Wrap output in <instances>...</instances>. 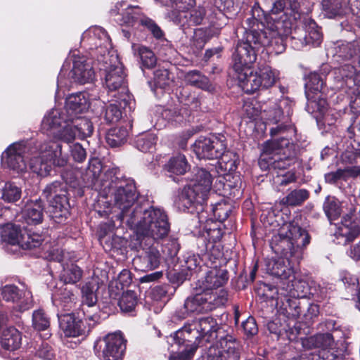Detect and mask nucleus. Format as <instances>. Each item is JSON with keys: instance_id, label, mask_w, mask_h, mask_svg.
Returning a JSON list of instances; mask_svg holds the SVG:
<instances>
[{"instance_id": "obj_1", "label": "nucleus", "mask_w": 360, "mask_h": 360, "mask_svg": "<svg viewBox=\"0 0 360 360\" xmlns=\"http://www.w3.org/2000/svg\"><path fill=\"white\" fill-rule=\"evenodd\" d=\"M101 167L99 162L90 165L88 172L93 173L92 183L99 191L98 214L101 217H112L110 231L122 224L124 220L139 236L162 238L169 231V224L165 212L158 207L136 205L137 192L134 180L120 179L117 169L112 168L100 178Z\"/></svg>"}, {"instance_id": "obj_2", "label": "nucleus", "mask_w": 360, "mask_h": 360, "mask_svg": "<svg viewBox=\"0 0 360 360\" xmlns=\"http://www.w3.org/2000/svg\"><path fill=\"white\" fill-rule=\"evenodd\" d=\"M267 27L260 31H246L245 40L237 44L233 55V70L239 86L247 94L274 86L279 79V71L268 65H259L255 71L250 65L256 61L257 52L262 47L276 54L285 49L283 36L278 31V26Z\"/></svg>"}, {"instance_id": "obj_3", "label": "nucleus", "mask_w": 360, "mask_h": 360, "mask_svg": "<svg viewBox=\"0 0 360 360\" xmlns=\"http://www.w3.org/2000/svg\"><path fill=\"white\" fill-rule=\"evenodd\" d=\"M30 152L33 157L30 160L32 172L40 176L50 174L53 167H63L68 157L62 152V145L57 141L32 143L21 141L11 144L1 154V165L13 174L24 177L28 173L25 155Z\"/></svg>"}, {"instance_id": "obj_4", "label": "nucleus", "mask_w": 360, "mask_h": 360, "mask_svg": "<svg viewBox=\"0 0 360 360\" xmlns=\"http://www.w3.org/2000/svg\"><path fill=\"white\" fill-rule=\"evenodd\" d=\"M81 43L94 51V65L102 72L103 85L109 96L126 103L130 100L125 81V72L115 50L112 47L109 36L101 27L87 29L82 36Z\"/></svg>"}, {"instance_id": "obj_5", "label": "nucleus", "mask_w": 360, "mask_h": 360, "mask_svg": "<svg viewBox=\"0 0 360 360\" xmlns=\"http://www.w3.org/2000/svg\"><path fill=\"white\" fill-rule=\"evenodd\" d=\"M310 242L307 231L293 222H284L273 236L271 248L278 258L269 259L266 264L267 273L281 280V284L295 278L292 265L302 257L303 248Z\"/></svg>"}, {"instance_id": "obj_6", "label": "nucleus", "mask_w": 360, "mask_h": 360, "mask_svg": "<svg viewBox=\"0 0 360 360\" xmlns=\"http://www.w3.org/2000/svg\"><path fill=\"white\" fill-rule=\"evenodd\" d=\"M41 130L58 141L69 143L77 136L81 139L90 136L94 127L83 115L65 118V115L61 114L58 109H52L44 117Z\"/></svg>"}, {"instance_id": "obj_7", "label": "nucleus", "mask_w": 360, "mask_h": 360, "mask_svg": "<svg viewBox=\"0 0 360 360\" xmlns=\"http://www.w3.org/2000/svg\"><path fill=\"white\" fill-rule=\"evenodd\" d=\"M212 184V177L204 169H198L190 183L184 188L176 204L184 212L204 211L203 205L207 199Z\"/></svg>"}, {"instance_id": "obj_8", "label": "nucleus", "mask_w": 360, "mask_h": 360, "mask_svg": "<svg viewBox=\"0 0 360 360\" xmlns=\"http://www.w3.org/2000/svg\"><path fill=\"white\" fill-rule=\"evenodd\" d=\"M95 76L91 60L81 55L79 51H71L58 77L56 96L60 97V91L69 87L72 82L91 83Z\"/></svg>"}, {"instance_id": "obj_9", "label": "nucleus", "mask_w": 360, "mask_h": 360, "mask_svg": "<svg viewBox=\"0 0 360 360\" xmlns=\"http://www.w3.org/2000/svg\"><path fill=\"white\" fill-rule=\"evenodd\" d=\"M295 146L288 138L281 136L264 144L259 164L262 169L282 170L295 162Z\"/></svg>"}, {"instance_id": "obj_10", "label": "nucleus", "mask_w": 360, "mask_h": 360, "mask_svg": "<svg viewBox=\"0 0 360 360\" xmlns=\"http://www.w3.org/2000/svg\"><path fill=\"white\" fill-rule=\"evenodd\" d=\"M262 114V120H264L266 124H276V127L270 129L272 137L276 136L285 137L291 136L295 133V129L291 125L290 117L292 113V103L286 98L280 99L278 102L269 101L264 103Z\"/></svg>"}, {"instance_id": "obj_11", "label": "nucleus", "mask_w": 360, "mask_h": 360, "mask_svg": "<svg viewBox=\"0 0 360 360\" xmlns=\"http://www.w3.org/2000/svg\"><path fill=\"white\" fill-rule=\"evenodd\" d=\"M110 14L121 25L136 27L142 25L156 39L164 37L161 28L153 20L143 15L138 6H130L125 1L117 2L110 10Z\"/></svg>"}, {"instance_id": "obj_12", "label": "nucleus", "mask_w": 360, "mask_h": 360, "mask_svg": "<svg viewBox=\"0 0 360 360\" xmlns=\"http://www.w3.org/2000/svg\"><path fill=\"white\" fill-rule=\"evenodd\" d=\"M227 292L224 290H220L219 295L202 291L197 292L186 300L184 307L176 312V316L179 319H184L190 314L212 311L224 305L227 301Z\"/></svg>"}, {"instance_id": "obj_13", "label": "nucleus", "mask_w": 360, "mask_h": 360, "mask_svg": "<svg viewBox=\"0 0 360 360\" xmlns=\"http://www.w3.org/2000/svg\"><path fill=\"white\" fill-rule=\"evenodd\" d=\"M0 236L3 243L17 245L24 250H31L42 245L44 238L36 233H28L20 225L7 223L0 226Z\"/></svg>"}, {"instance_id": "obj_14", "label": "nucleus", "mask_w": 360, "mask_h": 360, "mask_svg": "<svg viewBox=\"0 0 360 360\" xmlns=\"http://www.w3.org/2000/svg\"><path fill=\"white\" fill-rule=\"evenodd\" d=\"M67 191L59 181H54L44 190V195L50 203V214L56 223L63 222L69 216L70 204Z\"/></svg>"}, {"instance_id": "obj_15", "label": "nucleus", "mask_w": 360, "mask_h": 360, "mask_svg": "<svg viewBox=\"0 0 360 360\" xmlns=\"http://www.w3.org/2000/svg\"><path fill=\"white\" fill-rule=\"evenodd\" d=\"M333 344V338L330 333L317 334L302 340L303 347L308 349H319L316 352L310 354L309 360H341L339 356L344 351H335Z\"/></svg>"}, {"instance_id": "obj_16", "label": "nucleus", "mask_w": 360, "mask_h": 360, "mask_svg": "<svg viewBox=\"0 0 360 360\" xmlns=\"http://www.w3.org/2000/svg\"><path fill=\"white\" fill-rule=\"evenodd\" d=\"M215 321L212 318L206 317L194 320L187 323L184 326L177 330L171 339L177 344H184V342H193L198 341L200 338L207 336L214 330Z\"/></svg>"}, {"instance_id": "obj_17", "label": "nucleus", "mask_w": 360, "mask_h": 360, "mask_svg": "<svg viewBox=\"0 0 360 360\" xmlns=\"http://www.w3.org/2000/svg\"><path fill=\"white\" fill-rule=\"evenodd\" d=\"M57 315L60 330L65 336L72 338L84 335L99 320L97 314H89L86 311H84V321L69 313L61 315L58 313Z\"/></svg>"}, {"instance_id": "obj_18", "label": "nucleus", "mask_w": 360, "mask_h": 360, "mask_svg": "<svg viewBox=\"0 0 360 360\" xmlns=\"http://www.w3.org/2000/svg\"><path fill=\"white\" fill-rule=\"evenodd\" d=\"M3 299L11 302L14 311L22 313L33 307L32 292L22 283L19 285L13 284L6 285L0 290Z\"/></svg>"}, {"instance_id": "obj_19", "label": "nucleus", "mask_w": 360, "mask_h": 360, "mask_svg": "<svg viewBox=\"0 0 360 360\" xmlns=\"http://www.w3.org/2000/svg\"><path fill=\"white\" fill-rule=\"evenodd\" d=\"M125 348V340L120 331L108 334L94 346L103 360H121Z\"/></svg>"}, {"instance_id": "obj_20", "label": "nucleus", "mask_w": 360, "mask_h": 360, "mask_svg": "<svg viewBox=\"0 0 360 360\" xmlns=\"http://www.w3.org/2000/svg\"><path fill=\"white\" fill-rule=\"evenodd\" d=\"M168 233L161 239L165 238ZM137 240L140 241V245L143 248V254L134 259V264L141 271H150L158 268L162 260H165L160 253L158 248L154 244L148 246V240L158 241L160 240L154 239L152 237L139 236L137 234Z\"/></svg>"}, {"instance_id": "obj_21", "label": "nucleus", "mask_w": 360, "mask_h": 360, "mask_svg": "<svg viewBox=\"0 0 360 360\" xmlns=\"http://www.w3.org/2000/svg\"><path fill=\"white\" fill-rule=\"evenodd\" d=\"M226 146L224 140L212 136L210 137H200L193 145V151L198 159H218Z\"/></svg>"}, {"instance_id": "obj_22", "label": "nucleus", "mask_w": 360, "mask_h": 360, "mask_svg": "<svg viewBox=\"0 0 360 360\" xmlns=\"http://www.w3.org/2000/svg\"><path fill=\"white\" fill-rule=\"evenodd\" d=\"M90 107L89 94L86 92L72 94L66 98L65 105L61 114L65 115V118L77 117L83 115Z\"/></svg>"}, {"instance_id": "obj_23", "label": "nucleus", "mask_w": 360, "mask_h": 360, "mask_svg": "<svg viewBox=\"0 0 360 360\" xmlns=\"http://www.w3.org/2000/svg\"><path fill=\"white\" fill-rule=\"evenodd\" d=\"M227 281V271L214 266L206 273L204 278L198 281L195 288L200 291L219 295V292L214 293L212 290L222 286Z\"/></svg>"}, {"instance_id": "obj_24", "label": "nucleus", "mask_w": 360, "mask_h": 360, "mask_svg": "<svg viewBox=\"0 0 360 360\" xmlns=\"http://www.w3.org/2000/svg\"><path fill=\"white\" fill-rule=\"evenodd\" d=\"M53 304L58 311H69L76 304L77 297L72 289L68 288L65 284L56 287L51 295ZM59 314V312H58Z\"/></svg>"}, {"instance_id": "obj_25", "label": "nucleus", "mask_w": 360, "mask_h": 360, "mask_svg": "<svg viewBox=\"0 0 360 360\" xmlns=\"http://www.w3.org/2000/svg\"><path fill=\"white\" fill-rule=\"evenodd\" d=\"M276 305L278 312L289 319H296L300 316L299 300L290 297L288 294L282 290L278 292Z\"/></svg>"}, {"instance_id": "obj_26", "label": "nucleus", "mask_w": 360, "mask_h": 360, "mask_svg": "<svg viewBox=\"0 0 360 360\" xmlns=\"http://www.w3.org/2000/svg\"><path fill=\"white\" fill-rule=\"evenodd\" d=\"M200 232L202 237L210 242L215 243L222 237V232L218 224L211 218H207L205 211L197 212Z\"/></svg>"}, {"instance_id": "obj_27", "label": "nucleus", "mask_w": 360, "mask_h": 360, "mask_svg": "<svg viewBox=\"0 0 360 360\" xmlns=\"http://www.w3.org/2000/svg\"><path fill=\"white\" fill-rule=\"evenodd\" d=\"M280 288V290L297 300L306 297L309 293L308 283L304 280L300 278L295 271V278L291 277L290 279H287L286 281L281 284Z\"/></svg>"}, {"instance_id": "obj_28", "label": "nucleus", "mask_w": 360, "mask_h": 360, "mask_svg": "<svg viewBox=\"0 0 360 360\" xmlns=\"http://www.w3.org/2000/svg\"><path fill=\"white\" fill-rule=\"evenodd\" d=\"M171 345V352L172 353L169 357V360H191L195 350L198 347V342H184V344H177L176 342L172 340L171 337L167 340Z\"/></svg>"}, {"instance_id": "obj_29", "label": "nucleus", "mask_w": 360, "mask_h": 360, "mask_svg": "<svg viewBox=\"0 0 360 360\" xmlns=\"http://www.w3.org/2000/svg\"><path fill=\"white\" fill-rule=\"evenodd\" d=\"M21 188L11 181H5L0 176V199L6 202H15L21 197ZM6 210L0 204V217Z\"/></svg>"}, {"instance_id": "obj_30", "label": "nucleus", "mask_w": 360, "mask_h": 360, "mask_svg": "<svg viewBox=\"0 0 360 360\" xmlns=\"http://www.w3.org/2000/svg\"><path fill=\"white\" fill-rule=\"evenodd\" d=\"M219 360H238L239 344L231 336H226L219 341Z\"/></svg>"}, {"instance_id": "obj_31", "label": "nucleus", "mask_w": 360, "mask_h": 360, "mask_svg": "<svg viewBox=\"0 0 360 360\" xmlns=\"http://www.w3.org/2000/svg\"><path fill=\"white\" fill-rule=\"evenodd\" d=\"M22 344V335L14 327H8L3 330L1 338L2 347L10 352L20 349Z\"/></svg>"}, {"instance_id": "obj_32", "label": "nucleus", "mask_w": 360, "mask_h": 360, "mask_svg": "<svg viewBox=\"0 0 360 360\" xmlns=\"http://www.w3.org/2000/svg\"><path fill=\"white\" fill-rule=\"evenodd\" d=\"M43 205L41 200L27 202L23 210V217L28 224H38L43 219Z\"/></svg>"}, {"instance_id": "obj_33", "label": "nucleus", "mask_w": 360, "mask_h": 360, "mask_svg": "<svg viewBox=\"0 0 360 360\" xmlns=\"http://www.w3.org/2000/svg\"><path fill=\"white\" fill-rule=\"evenodd\" d=\"M164 6H171L178 11H174L172 18L175 23H181V15L184 14L185 11H188L195 5V0H155Z\"/></svg>"}, {"instance_id": "obj_34", "label": "nucleus", "mask_w": 360, "mask_h": 360, "mask_svg": "<svg viewBox=\"0 0 360 360\" xmlns=\"http://www.w3.org/2000/svg\"><path fill=\"white\" fill-rule=\"evenodd\" d=\"M165 168L170 176L183 175L189 169V165L184 155L178 154L169 159Z\"/></svg>"}, {"instance_id": "obj_35", "label": "nucleus", "mask_w": 360, "mask_h": 360, "mask_svg": "<svg viewBox=\"0 0 360 360\" xmlns=\"http://www.w3.org/2000/svg\"><path fill=\"white\" fill-rule=\"evenodd\" d=\"M184 78L185 82L191 86L207 91L214 90V87L210 84L209 79L205 75H202L199 71H189L185 75Z\"/></svg>"}, {"instance_id": "obj_36", "label": "nucleus", "mask_w": 360, "mask_h": 360, "mask_svg": "<svg viewBox=\"0 0 360 360\" xmlns=\"http://www.w3.org/2000/svg\"><path fill=\"white\" fill-rule=\"evenodd\" d=\"M264 107V103L262 104L255 99L245 100L242 109L243 117L250 120H256L258 118L262 119Z\"/></svg>"}, {"instance_id": "obj_37", "label": "nucleus", "mask_w": 360, "mask_h": 360, "mask_svg": "<svg viewBox=\"0 0 360 360\" xmlns=\"http://www.w3.org/2000/svg\"><path fill=\"white\" fill-rule=\"evenodd\" d=\"M305 32V44L313 46H318L321 44L323 38L322 33L313 20L309 19L306 22Z\"/></svg>"}, {"instance_id": "obj_38", "label": "nucleus", "mask_w": 360, "mask_h": 360, "mask_svg": "<svg viewBox=\"0 0 360 360\" xmlns=\"http://www.w3.org/2000/svg\"><path fill=\"white\" fill-rule=\"evenodd\" d=\"M129 132L125 127H113L106 134V143L112 148L119 147L127 139Z\"/></svg>"}, {"instance_id": "obj_39", "label": "nucleus", "mask_w": 360, "mask_h": 360, "mask_svg": "<svg viewBox=\"0 0 360 360\" xmlns=\"http://www.w3.org/2000/svg\"><path fill=\"white\" fill-rule=\"evenodd\" d=\"M112 103L106 108L105 112V120L110 123H115L118 122L122 115V108H124L129 101L126 103L117 98H112Z\"/></svg>"}, {"instance_id": "obj_40", "label": "nucleus", "mask_w": 360, "mask_h": 360, "mask_svg": "<svg viewBox=\"0 0 360 360\" xmlns=\"http://www.w3.org/2000/svg\"><path fill=\"white\" fill-rule=\"evenodd\" d=\"M205 10L202 7H198L195 9L190 8L188 11H185L184 14L181 15V23H177L181 27L186 25H200L205 17Z\"/></svg>"}, {"instance_id": "obj_41", "label": "nucleus", "mask_w": 360, "mask_h": 360, "mask_svg": "<svg viewBox=\"0 0 360 360\" xmlns=\"http://www.w3.org/2000/svg\"><path fill=\"white\" fill-rule=\"evenodd\" d=\"M360 174V169L356 167V169H349L347 167L344 169H338L333 172L328 173L325 175L326 181L330 184H334L339 180H347L350 177H358Z\"/></svg>"}, {"instance_id": "obj_42", "label": "nucleus", "mask_w": 360, "mask_h": 360, "mask_svg": "<svg viewBox=\"0 0 360 360\" xmlns=\"http://www.w3.org/2000/svg\"><path fill=\"white\" fill-rule=\"evenodd\" d=\"M309 197L307 190L295 189L291 191L286 196L281 200V203L288 206H299L302 205Z\"/></svg>"}, {"instance_id": "obj_43", "label": "nucleus", "mask_w": 360, "mask_h": 360, "mask_svg": "<svg viewBox=\"0 0 360 360\" xmlns=\"http://www.w3.org/2000/svg\"><path fill=\"white\" fill-rule=\"evenodd\" d=\"M157 136L151 132L138 135L135 139L136 148L142 152H152L155 147Z\"/></svg>"}, {"instance_id": "obj_44", "label": "nucleus", "mask_w": 360, "mask_h": 360, "mask_svg": "<svg viewBox=\"0 0 360 360\" xmlns=\"http://www.w3.org/2000/svg\"><path fill=\"white\" fill-rule=\"evenodd\" d=\"M82 274V270L77 265L70 263L63 266L60 277L65 283H75L80 280Z\"/></svg>"}, {"instance_id": "obj_45", "label": "nucleus", "mask_w": 360, "mask_h": 360, "mask_svg": "<svg viewBox=\"0 0 360 360\" xmlns=\"http://www.w3.org/2000/svg\"><path fill=\"white\" fill-rule=\"evenodd\" d=\"M132 49L135 54L140 56L143 66L146 68H152L156 64V57L153 52L146 46L133 44Z\"/></svg>"}, {"instance_id": "obj_46", "label": "nucleus", "mask_w": 360, "mask_h": 360, "mask_svg": "<svg viewBox=\"0 0 360 360\" xmlns=\"http://www.w3.org/2000/svg\"><path fill=\"white\" fill-rule=\"evenodd\" d=\"M98 287L96 282L86 283L82 288V302L88 307H94L97 302L96 291Z\"/></svg>"}, {"instance_id": "obj_47", "label": "nucleus", "mask_w": 360, "mask_h": 360, "mask_svg": "<svg viewBox=\"0 0 360 360\" xmlns=\"http://www.w3.org/2000/svg\"><path fill=\"white\" fill-rule=\"evenodd\" d=\"M323 86V81L321 77L316 72L311 73L305 84V94L307 98L310 96L320 94Z\"/></svg>"}, {"instance_id": "obj_48", "label": "nucleus", "mask_w": 360, "mask_h": 360, "mask_svg": "<svg viewBox=\"0 0 360 360\" xmlns=\"http://www.w3.org/2000/svg\"><path fill=\"white\" fill-rule=\"evenodd\" d=\"M359 146L357 149L354 148L347 149L341 155L342 163L348 165L347 167L349 169H354L356 167L360 169V144Z\"/></svg>"}, {"instance_id": "obj_49", "label": "nucleus", "mask_w": 360, "mask_h": 360, "mask_svg": "<svg viewBox=\"0 0 360 360\" xmlns=\"http://www.w3.org/2000/svg\"><path fill=\"white\" fill-rule=\"evenodd\" d=\"M162 240L161 255L163 259L167 260L174 257L177 255L180 248L177 240L174 238H163Z\"/></svg>"}, {"instance_id": "obj_50", "label": "nucleus", "mask_w": 360, "mask_h": 360, "mask_svg": "<svg viewBox=\"0 0 360 360\" xmlns=\"http://www.w3.org/2000/svg\"><path fill=\"white\" fill-rule=\"evenodd\" d=\"M323 210L330 221L336 219L341 214L340 202L334 198H326L323 204Z\"/></svg>"}, {"instance_id": "obj_51", "label": "nucleus", "mask_w": 360, "mask_h": 360, "mask_svg": "<svg viewBox=\"0 0 360 360\" xmlns=\"http://www.w3.org/2000/svg\"><path fill=\"white\" fill-rule=\"evenodd\" d=\"M136 304V294L131 290H127L123 292L119 300V306L121 310L126 312L131 311Z\"/></svg>"}, {"instance_id": "obj_52", "label": "nucleus", "mask_w": 360, "mask_h": 360, "mask_svg": "<svg viewBox=\"0 0 360 360\" xmlns=\"http://www.w3.org/2000/svg\"><path fill=\"white\" fill-rule=\"evenodd\" d=\"M33 327L38 330H45L49 328L50 319L42 309H37L32 314Z\"/></svg>"}, {"instance_id": "obj_53", "label": "nucleus", "mask_w": 360, "mask_h": 360, "mask_svg": "<svg viewBox=\"0 0 360 360\" xmlns=\"http://www.w3.org/2000/svg\"><path fill=\"white\" fill-rule=\"evenodd\" d=\"M308 108L311 107L314 109V112H319L320 116L324 114L328 109V103L325 98L321 97V94L309 96L307 98Z\"/></svg>"}, {"instance_id": "obj_54", "label": "nucleus", "mask_w": 360, "mask_h": 360, "mask_svg": "<svg viewBox=\"0 0 360 360\" xmlns=\"http://www.w3.org/2000/svg\"><path fill=\"white\" fill-rule=\"evenodd\" d=\"M212 213L217 221H225L231 212V205L224 201L219 202L212 207Z\"/></svg>"}, {"instance_id": "obj_55", "label": "nucleus", "mask_w": 360, "mask_h": 360, "mask_svg": "<svg viewBox=\"0 0 360 360\" xmlns=\"http://www.w3.org/2000/svg\"><path fill=\"white\" fill-rule=\"evenodd\" d=\"M226 184H224V188H229L231 192L229 193L230 195H232L233 198L238 197L241 195V181L239 176H231L230 174L226 175Z\"/></svg>"}, {"instance_id": "obj_56", "label": "nucleus", "mask_w": 360, "mask_h": 360, "mask_svg": "<svg viewBox=\"0 0 360 360\" xmlns=\"http://www.w3.org/2000/svg\"><path fill=\"white\" fill-rule=\"evenodd\" d=\"M231 155L229 153H226L225 151L223 154L219 157V160H218V164L219 167L225 172H231L236 169L237 166L236 165V160H233L231 158Z\"/></svg>"}, {"instance_id": "obj_57", "label": "nucleus", "mask_w": 360, "mask_h": 360, "mask_svg": "<svg viewBox=\"0 0 360 360\" xmlns=\"http://www.w3.org/2000/svg\"><path fill=\"white\" fill-rule=\"evenodd\" d=\"M154 82L156 86L161 89L169 85L170 79L169 72L166 69H158L154 72Z\"/></svg>"}, {"instance_id": "obj_58", "label": "nucleus", "mask_w": 360, "mask_h": 360, "mask_svg": "<svg viewBox=\"0 0 360 360\" xmlns=\"http://www.w3.org/2000/svg\"><path fill=\"white\" fill-rule=\"evenodd\" d=\"M70 152L73 160L78 162H82L86 160V152L79 143L70 146Z\"/></svg>"}, {"instance_id": "obj_59", "label": "nucleus", "mask_w": 360, "mask_h": 360, "mask_svg": "<svg viewBox=\"0 0 360 360\" xmlns=\"http://www.w3.org/2000/svg\"><path fill=\"white\" fill-rule=\"evenodd\" d=\"M163 115L171 122L180 123L184 121L188 114L186 112V109H181L179 111L165 110L163 112Z\"/></svg>"}, {"instance_id": "obj_60", "label": "nucleus", "mask_w": 360, "mask_h": 360, "mask_svg": "<svg viewBox=\"0 0 360 360\" xmlns=\"http://www.w3.org/2000/svg\"><path fill=\"white\" fill-rule=\"evenodd\" d=\"M296 180L295 175L292 172H287L285 174H278L274 177V184L276 186H286Z\"/></svg>"}, {"instance_id": "obj_61", "label": "nucleus", "mask_w": 360, "mask_h": 360, "mask_svg": "<svg viewBox=\"0 0 360 360\" xmlns=\"http://www.w3.org/2000/svg\"><path fill=\"white\" fill-rule=\"evenodd\" d=\"M193 37L194 41H196V46L199 48H202L210 39V35L207 30L199 28L195 30Z\"/></svg>"}, {"instance_id": "obj_62", "label": "nucleus", "mask_w": 360, "mask_h": 360, "mask_svg": "<svg viewBox=\"0 0 360 360\" xmlns=\"http://www.w3.org/2000/svg\"><path fill=\"white\" fill-rule=\"evenodd\" d=\"M242 327L247 335L252 336L257 333L258 328L255 319L252 316H249L243 322Z\"/></svg>"}, {"instance_id": "obj_63", "label": "nucleus", "mask_w": 360, "mask_h": 360, "mask_svg": "<svg viewBox=\"0 0 360 360\" xmlns=\"http://www.w3.org/2000/svg\"><path fill=\"white\" fill-rule=\"evenodd\" d=\"M36 356L41 357L43 360H53V352L49 345L47 344H42L37 351Z\"/></svg>"}, {"instance_id": "obj_64", "label": "nucleus", "mask_w": 360, "mask_h": 360, "mask_svg": "<svg viewBox=\"0 0 360 360\" xmlns=\"http://www.w3.org/2000/svg\"><path fill=\"white\" fill-rule=\"evenodd\" d=\"M200 265V259L198 255H192L186 260V266L190 271L195 270Z\"/></svg>"}]
</instances>
